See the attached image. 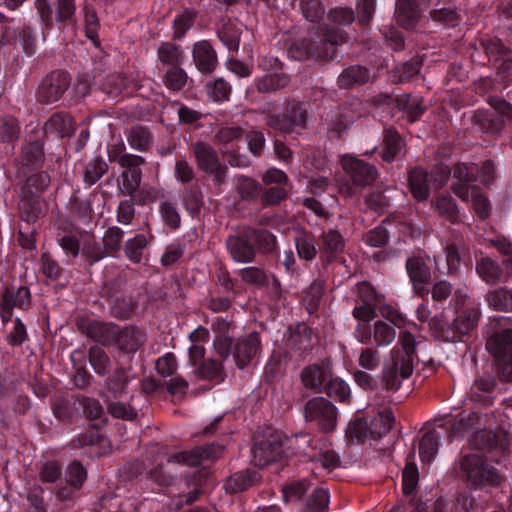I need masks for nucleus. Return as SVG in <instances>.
<instances>
[{
	"label": "nucleus",
	"mask_w": 512,
	"mask_h": 512,
	"mask_svg": "<svg viewBox=\"0 0 512 512\" xmlns=\"http://www.w3.org/2000/svg\"><path fill=\"white\" fill-rule=\"evenodd\" d=\"M222 44L231 52H237L240 45V30L232 24H224L217 30Z\"/></svg>",
	"instance_id": "nucleus-61"
},
{
	"label": "nucleus",
	"mask_w": 512,
	"mask_h": 512,
	"mask_svg": "<svg viewBox=\"0 0 512 512\" xmlns=\"http://www.w3.org/2000/svg\"><path fill=\"white\" fill-rule=\"evenodd\" d=\"M331 373L332 370L328 363L309 364L301 370L300 381L306 389L314 393H322Z\"/></svg>",
	"instance_id": "nucleus-23"
},
{
	"label": "nucleus",
	"mask_w": 512,
	"mask_h": 512,
	"mask_svg": "<svg viewBox=\"0 0 512 512\" xmlns=\"http://www.w3.org/2000/svg\"><path fill=\"white\" fill-rule=\"evenodd\" d=\"M291 77L285 72L266 73L254 79V86L261 94H272L285 89Z\"/></svg>",
	"instance_id": "nucleus-32"
},
{
	"label": "nucleus",
	"mask_w": 512,
	"mask_h": 512,
	"mask_svg": "<svg viewBox=\"0 0 512 512\" xmlns=\"http://www.w3.org/2000/svg\"><path fill=\"white\" fill-rule=\"evenodd\" d=\"M20 134V125L18 120L9 115L0 117V142L13 143L18 140Z\"/></svg>",
	"instance_id": "nucleus-59"
},
{
	"label": "nucleus",
	"mask_w": 512,
	"mask_h": 512,
	"mask_svg": "<svg viewBox=\"0 0 512 512\" xmlns=\"http://www.w3.org/2000/svg\"><path fill=\"white\" fill-rule=\"evenodd\" d=\"M490 244L503 256L502 265L506 271V278L512 276V240L505 236L491 239Z\"/></svg>",
	"instance_id": "nucleus-54"
},
{
	"label": "nucleus",
	"mask_w": 512,
	"mask_h": 512,
	"mask_svg": "<svg viewBox=\"0 0 512 512\" xmlns=\"http://www.w3.org/2000/svg\"><path fill=\"white\" fill-rule=\"evenodd\" d=\"M481 315L479 304L458 311L452 322L439 323L438 337L444 342L461 341L477 327Z\"/></svg>",
	"instance_id": "nucleus-13"
},
{
	"label": "nucleus",
	"mask_w": 512,
	"mask_h": 512,
	"mask_svg": "<svg viewBox=\"0 0 512 512\" xmlns=\"http://www.w3.org/2000/svg\"><path fill=\"white\" fill-rule=\"evenodd\" d=\"M130 85L129 79L121 74L114 73L108 75L102 83V91L106 93L111 99L117 100L127 93Z\"/></svg>",
	"instance_id": "nucleus-42"
},
{
	"label": "nucleus",
	"mask_w": 512,
	"mask_h": 512,
	"mask_svg": "<svg viewBox=\"0 0 512 512\" xmlns=\"http://www.w3.org/2000/svg\"><path fill=\"white\" fill-rule=\"evenodd\" d=\"M20 158L22 167L28 172L40 170L45 158L43 143L40 140L24 143Z\"/></svg>",
	"instance_id": "nucleus-31"
},
{
	"label": "nucleus",
	"mask_w": 512,
	"mask_h": 512,
	"mask_svg": "<svg viewBox=\"0 0 512 512\" xmlns=\"http://www.w3.org/2000/svg\"><path fill=\"white\" fill-rule=\"evenodd\" d=\"M297 255L305 261H312L317 255L316 242L313 234L306 230L298 233L295 237Z\"/></svg>",
	"instance_id": "nucleus-45"
},
{
	"label": "nucleus",
	"mask_w": 512,
	"mask_h": 512,
	"mask_svg": "<svg viewBox=\"0 0 512 512\" xmlns=\"http://www.w3.org/2000/svg\"><path fill=\"white\" fill-rule=\"evenodd\" d=\"M205 90L209 98L214 102H224L229 100L232 86L223 78H217L209 81L205 85Z\"/></svg>",
	"instance_id": "nucleus-57"
},
{
	"label": "nucleus",
	"mask_w": 512,
	"mask_h": 512,
	"mask_svg": "<svg viewBox=\"0 0 512 512\" xmlns=\"http://www.w3.org/2000/svg\"><path fill=\"white\" fill-rule=\"evenodd\" d=\"M486 349L495 358L496 371L503 382L512 381V328L506 326L505 318H489L483 329Z\"/></svg>",
	"instance_id": "nucleus-6"
},
{
	"label": "nucleus",
	"mask_w": 512,
	"mask_h": 512,
	"mask_svg": "<svg viewBox=\"0 0 512 512\" xmlns=\"http://www.w3.org/2000/svg\"><path fill=\"white\" fill-rule=\"evenodd\" d=\"M341 165L351 181L350 185L341 187V191L345 190L349 197L354 196L358 189L372 186L379 177V172L373 164L352 155H344Z\"/></svg>",
	"instance_id": "nucleus-12"
},
{
	"label": "nucleus",
	"mask_w": 512,
	"mask_h": 512,
	"mask_svg": "<svg viewBox=\"0 0 512 512\" xmlns=\"http://www.w3.org/2000/svg\"><path fill=\"white\" fill-rule=\"evenodd\" d=\"M445 266H440L439 260L434 256L435 271L440 275H448L450 277H458L462 263L470 261V249L463 237H456L447 241L444 248Z\"/></svg>",
	"instance_id": "nucleus-17"
},
{
	"label": "nucleus",
	"mask_w": 512,
	"mask_h": 512,
	"mask_svg": "<svg viewBox=\"0 0 512 512\" xmlns=\"http://www.w3.org/2000/svg\"><path fill=\"white\" fill-rule=\"evenodd\" d=\"M197 17V11L194 9H185L178 14L172 24L174 40H181L186 33L193 27Z\"/></svg>",
	"instance_id": "nucleus-49"
},
{
	"label": "nucleus",
	"mask_w": 512,
	"mask_h": 512,
	"mask_svg": "<svg viewBox=\"0 0 512 512\" xmlns=\"http://www.w3.org/2000/svg\"><path fill=\"white\" fill-rule=\"evenodd\" d=\"M236 191L244 201H254L261 195L262 188L258 181L253 178L242 176L236 184Z\"/></svg>",
	"instance_id": "nucleus-56"
},
{
	"label": "nucleus",
	"mask_w": 512,
	"mask_h": 512,
	"mask_svg": "<svg viewBox=\"0 0 512 512\" xmlns=\"http://www.w3.org/2000/svg\"><path fill=\"white\" fill-rule=\"evenodd\" d=\"M436 209L451 224L460 222V212L456 201L450 196H440L436 200Z\"/></svg>",
	"instance_id": "nucleus-64"
},
{
	"label": "nucleus",
	"mask_w": 512,
	"mask_h": 512,
	"mask_svg": "<svg viewBox=\"0 0 512 512\" xmlns=\"http://www.w3.org/2000/svg\"><path fill=\"white\" fill-rule=\"evenodd\" d=\"M197 377L202 380H209L214 383H221L224 381L225 372L222 361L209 359L203 361L196 369Z\"/></svg>",
	"instance_id": "nucleus-44"
},
{
	"label": "nucleus",
	"mask_w": 512,
	"mask_h": 512,
	"mask_svg": "<svg viewBox=\"0 0 512 512\" xmlns=\"http://www.w3.org/2000/svg\"><path fill=\"white\" fill-rule=\"evenodd\" d=\"M422 66V61L412 58L404 63L397 64L392 70V79L395 83H405L416 77Z\"/></svg>",
	"instance_id": "nucleus-46"
},
{
	"label": "nucleus",
	"mask_w": 512,
	"mask_h": 512,
	"mask_svg": "<svg viewBox=\"0 0 512 512\" xmlns=\"http://www.w3.org/2000/svg\"><path fill=\"white\" fill-rule=\"evenodd\" d=\"M64 475L66 483L79 490L83 487L88 476L86 468L79 460L69 463Z\"/></svg>",
	"instance_id": "nucleus-60"
},
{
	"label": "nucleus",
	"mask_w": 512,
	"mask_h": 512,
	"mask_svg": "<svg viewBox=\"0 0 512 512\" xmlns=\"http://www.w3.org/2000/svg\"><path fill=\"white\" fill-rule=\"evenodd\" d=\"M129 146L140 152L148 150L152 142V134L149 129L142 125L133 126L127 135Z\"/></svg>",
	"instance_id": "nucleus-51"
},
{
	"label": "nucleus",
	"mask_w": 512,
	"mask_h": 512,
	"mask_svg": "<svg viewBox=\"0 0 512 512\" xmlns=\"http://www.w3.org/2000/svg\"><path fill=\"white\" fill-rule=\"evenodd\" d=\"M75 122L70 114L64 111L53 113L44 124L46 134H54L64 138L74 132Z\"/></svg>",
	"instance_id": "nucleus-34"
},
{
	"label": "nucleus",
	"mask_w": 512,
	"mask_h": 512,
	"mask_svg": "<svg viewBox=\"0 0 512 512\" xmlns=\"http://www.w3.org/2000/svg\"><path fill=\"white\" fill-rule=\"evenodd\" d=\"M191 151L198 169L211 177L214 186L220 187L226 182L228 168L221 162L213 146L204 141H196L191 145Z\"/></svg>",
	"instance_id": "nucleus-15"
},
{
	"label": "nucleus",
	"mask_w": 512,
	"mask_h": 512,
	"mask_svg": "<svg viewBox=\"0 0 512 512\" xmlns=\"http://www.w3.org/2000/svg\"><path fill=\"white\" fill-rule=\"evenodd\" d=\"M395 423V417L391 409L379 412L370 423L364 418L351 421L346 430L349 441L363 444L368 439L377 440L388 434Z\"/></svg>",
	"instance_id": "nucleus-10"
},
{
	"label": "nucleus",
	"mask_w": 512,
	"mask_h": 512,
	"mask_svg": "<svg viewBox=\"0 0 512 512\" xmlns=\"http://www.w3.org/2000/svg\"><path fill=\"white\" fill-rule=\"evenodd\" d=\"M155 236L148 231L147 233H138L129 238L123 245V251L126 258L133 264H139L142 261L145 249L153 242Z\"/></svg>",
	"instance_id": "nucleus-33"
},
{
	"label": "nucleus",
	"mask_w": 512,
	"mask_h": 512,
	"mask_svg": "<svg viewBox=\"0 0 512 512\" xmlns=\"http://www.w3.org/2000/svg\"><path fill=\"white\" fill-rule=\"evenodd\" d=\"M308 103L296 99H286L279 113H270L265 117V124L272 130L291 134L307 126Z\"/></svg>",
	"instance_id": "nucleus-9"
},
{
	"label": "nucleus",
	"mask_w": 512,
	"mask_h": 512,
	"mask_svg": "<svg viewBox=\"0 0 512 512\" xmlns=\"http://www.w3.org/2000/svg\"><path fill=\"white\" fill-rule=\"evenodd\" d=\"M252 453L254 463L260 467L280 462L285 456L283 440L279 434L273 433L256 443Z\"/></svg>",
	"instance_id": "nucleus-20"
},
{
	"label": "nucleus",
	"mask_w": 512,
	"mask_h": 512,
	"mask_svg": "<svg viewBox=\"0 0 512 512\" xmlns=\"http://www.w3.org/2000/svg\"><path fill=\"white\" fill-rule=\"evenodd\" d=\"M471 59L475 64L492 65L504 83L512 82V50L497 37L483 35L472 45Z\"/></svg>",
	"instance_id": "nucleus-7"
},
{
	"label": "nucleus",
	"mask_w": 512,
	"mask_h": 512,
	"mask_svg": "<svg viewBox=\"0 0 512 512\" xmlns=\"http://www.w3.org/2000/svg\"><path fill=\"white\" fill-rule=\"evenodd\" d=\"M355 12L352 8L348 7H336L332 8L328 13V19L330 24H319L317 29L320 31L322 27H338L346 34L347 32L343 29L344 26L351 25L355 21Z\"/></svg>",
	"instance_id": "nucleus-47"
},
{
	"label": "nucleus",
	"mask_w": 512,
	"mask_h": 512,
	"mask_svg": "<svg viewBox=\"0 0 512 512\" xmlns=\"http://www.w3.org/2000/svg\"><path fill=\"white\" fill-rule=\"evenodd\" d=\"M322 252L325 255V261L329 264L335 261L340 253L343 252L345 241L339 231L329 229L321 235Z\"/></svg>",
	"instance_id": "nucleus-39"
},
{
	"label": "nucleus",
	"mask_w": 512,
	"mask_h": 512,
	"mask_svg": "<svg viewBox=\"0 0 512 512\" xmlns=\"http://www.w3.org/2000/svg\"><path fill=\"white\" fill-rule=\"evenodd\" d=\"M43 214V203L41 197L32 191L24 193L19 203V215L22 221L27 224L35 223Z\"/></svg>",
	"instance_id": "nucleus-36"
},
{
	"label": "nucleus",
	"mask_w": 512,
	"mask_h": 512,
	"mask_svg": "<svg viewBox=\"0 0 512 512\" xmlns=\"http://www.w3.org/2000/svg\"><path fill=\"white\" fill-rule=\"evenodd\" d=\"M484 300L489 308L499 312L512 311V288L506 286L488 290Z\"/></svg>",
	"instance_id": "nucleus-40"
},
{
	"label": "nucleus",
	"mask_w": 512,
	"mask_h": 512,
	"mask_svg": "<svg viewBox=\"0 0 512 512\" xmlns=\"http://www.w3.org/2000/svg\"><path fill=\"white\" fill-rule=\"evenodd\" d=\"M471 445L487 455L473 453L462 457L460 469L464 482L474 489L498 486L502 477L488 458L498 464L505 460L509 452L505 438L491 430H477L472 435Z\"/></svg>",
	"instance_id": "nucleus-1"
},
{
	"label": "nucleus",
	"mask_w": 512,
	"mask_h": 512,
	"mask_svg": "<svg viewBox=\"0 0 512 512\" xmlns=\"http://www.w3.org/2000/svg\"><path fill=\"white\" fill-rule=\"evenodd\" d=\"M395 103L397 108L406 115L410 123L420 120L426 110L422 97L412 94L397 96Z\"/></svg>",
	"instance_id": "nucleus-38"
},
{
	"label": "nucleus",
	"mask_w": 512,
	"mask_h": 512,
	"mask_svg": "<svg viewBox=\"0 0 512 512\" xmlns=\"http://www.w3.org/2000/svg\"><path fill=\"white\" fill-rule=\"evenodd\" d=\"M330 494L323 487L316 488L306 499L300 512H328Z\"/></svg>",
	"instance_id": "nucleus-48"
},
{
	"label": "nucleus",
	"mask_w": 512,
	"mask_h": 512,
	"mask_svg": "<svg viewBox=\"0 0 512 512\" xmlns=\"http://www.w3.org/2000/svg\"><path fill=\"white\" fill-rule=\"evenodd\" d=\"M71 84V77L64 70H54L46 75L38 89L37 101L41 104H52L57 102L68 90Z\"/></svg>",
	"instance_id": "nucleus-19"
},
{
	"label": "nucleus",
	"mask_w": 512,
	"mask_h": 512,
	"mask_svg": "<svg viewBox=\"0 0 512 512\" xmlns=\"http://www.w3.org/2000/svg\"><path fill=\"white\" fill-rule=\"evenodd\" d=\"M88 360L97 375L106 376L110 372L111 360L101 347L91 346L88 351Z\"/></svg>",
	"instance_id": "nucleus-52"
},
{
	"label": "nucleus",
	"mask_w": 512,
	"mask_h": 512,
	"mask_svg": "<svg viewBox=\"0 0 512 512\" xmlns=\"http://www.w3.org/2000/svg\"><path fill=\"white\" fill-rule=\"evenodd\" d=\"M319 41L311 38L294 40L288 48V56L297 61L313 59L327 61L336 56L337 47L348 40V34L338 27H322L316 31Z\"/></svg>",
	"instance_id": "nucleus-4"
},
{
	"label": "nucleus",
	"mask_w": 512,
	"mask_h": 512,
	"mask_svg": "<svg viewBox=\"0 0 512 512\" xmlns=\"http://www.w3.org/2000/svg\"><path fill=\"white\" fill-rule=\"evenodd\" d=\"M225 446L218 442H212L200 446H196L190 450H184L173 453L169 456L168 462L178 463L196 467L204 461L214 462L218 460L224 453Z\"/></svg>",
	"instance_id": "nucleus-18"
},
{
	"label": "nucleus",
	"mask_w": 512,
	"mask_h": 512,
	"mask_svg": "<svg viewBox=\"0 0 512 512\" xmlns=\"http://www.w3.org/2000/svg\"><path fill=\"white\" fill-rule=\"evenodd\" d=\"M136 375L129 367L116 368L105 380V387L115 399H121L128 393L129 383Z\"/></svg>",
	"instance_id": "nucleus-27"
},
{
	"label": "nucleus",
	"mask_w": 512,
	"mask_h": 512,
	"mask_svg": "<svg viewBox=\"0 0 512 512\" xmlns=\"http://www.w3.org/2000/svg\"><path fill=\"white\" fill-rule=\"evenodd\" d=\"M260 350L261 339L257 332H252L246 337L238 339L235 342L233 352V358L237 368L244 369L248 367Z\"/></svg>",
	"instance_id": "nucleus-22"
},
{
	"label": "nucleus",
	"mask_w": 512,
	"mask_h": 512,
	"mask_svg": "<svg viewBox=\"0 0 512 512\" xmlns=\"http://www.w3.org/2000/svg\"><path fill=\"white\" fill-rule=\"evenodd\" d=\"M226 247L232 260L237 263H252L257 253L273 255L278 252L277 237L265 228H248L230 235Z\"/></svg>",
	"instance_id": "nucleus-3"
},
{
	"label": "nucleus",
	"mask_w": 512,
	"mask_h": 512,
	"mask_svg": "<svg viewBox=\"0 0 512 512\" xmlns=\"http://www.w3.org/2000/svg\"><path fill=\"white\" fill-rule=\"evenodd\" d=\"M475 272L477 276L487 285H495L503 281L506 271L497 260L489 256H476Z\"/></svg>",
	"instance_id": "nucleus-26"
},
{
	"label": "nucleus",
	"mask_w": 512,
	"mask_h": 512,
	"mask_svg": "<svg viewBox=\"0 0 512 512\" xmlns=\"http://www.w3.org/2000/svg\"><path fill=\"white\" fill-rule=\"evenodd\" d=\"M408 187L415 200L424 202L430 197L429 174L422 167L408 170Z\"/></svg>",
	"instance_id": "nucleus-29"
},
{
	"label": "nucleus",
	"mask_w": 512,
	"mask_h": 512,
	"mask_svg": "<svg viewBox=\"0 0 512 512\" xmlns=\"http://www.w3.org/2000/svg\"><path fill=\"white\" fill-rule=\"evenodd\" d=\"M488 104L492 109H479L473 119L483 133L499 135L507 121L512 120V105L498 96H489Z\"/></svg>",
	"instance_id": "nucleus-11"
},
{
	"label": "nucleus",
	"mask_w": 512,
	"mask_h": 512,
	"mask_svg": "<svg viewBox=\"0 0 512 512\" xmlns=\"http://www.w3.org/2000/svg\"><path fill=\"white\" fill-rule=\"evenodd\" d=\"M187 74L181 65L168 67L163 74V82L165 86L172 91L182 90L187 82Z\"/></svg>",
	"instance_id": "nucleus-58"
},
{
	"label": "nucleus",
	"mask_w": 512,
	"mask_h": 512,
	"mask_svg": "<svg viewBox=\"0 0 512 512\" xmlns=\"http://www.w3.org/2000/svg\"><path fill=\"white\" fill-rule=\"evenodd\" d=\"M501 391L502 389L499 386L496 376L485 374L475 379L470 388L469 395L471 401L475 404L490 407L501 394Z\"/></svg>",
	"instance_id": "nucleus-21"
},
{
	"label": "nucleus",
	"mask_w": 512,
	"mask_h": 512,
	"mask_svg": "<svg viewBox=\"0 0 512 512\" xmlns=\"http://www.w3.org/2000/svg\"><path fill=\"white\" fill-rule=\"evenodd\" d=\"M120 193L124 196L132 197L138 190L142 180L141 169H128L121 174Z\"/></svg>",
	"instance_id": "nucleus-62"
},
{
	"label": "nucleus",
	"mask_w": 512,
	"mask_h": 512,
	"mask_svg": "<svg viewBox=\"0 0 512 512\" xmlns=\"http://www.w3.org/2000/svg\"><path fill=\"white\" fill-rule=\"evenodd\" d=\"M6 309H19L28 311L32 305V295L28 286L20 285L15 287L13 284L6 286L1 291V302Z\"/></svg>",
	"instance_id": "nucleus-24"
},
{
	"label": "nucleus",
	"mask_w": 512,
	"mask_h": 512,
	"mask_svg": "<svg viewBox=\"0 0 512 512\" xmlns=\"http://www.w3.org/2000/svg\"><path fill=\"white\" fill-rule=\"evenodd\" d=\"M403 145L404 141L395 128H384L382 149L379 152L381 159L387 163L393 162L401 152Z\"/></svg>",
	"instance_id": "nucleus-35"
},
{
	"label": "nucleus",
	"mask_w": 512,
	"mask_h": 512,
	"mask_svg": "<svg viewBox=\"0 0 512 512\" xmlns=\"http://www.w3.org/2000/svg\"><path fill=\"white\" fill-rule=\"evenodd\" d=\"M80 404L86 418L93 422L94 430L85 431L74 437L70 441V447L72 449L91 447L98 456L108 453L111 443L107 437L97 431L107 422L102 404L99 400L91 397H83Z\"/></svg>",
	"instance_id": "nucleus-8"
},
{
	"label": "nucleus",
	"mask_w": 512,
	"mask_h": 512,
	"mask_svg": "<svg viewBox=\"0 0 512 512\" xmlns=\"http://www.w3.org/2000/svg\"><path fill=\"white\" fill-rule=\"evenodd\" d=\"M108 171V164L102 157L90 160L85 169L83 179L85 184L92 186L97 183Z\"/></svg>",
	"instance_id": "nucleus-55"
},
{
	"label": "nucleus",
	"mask_w": 512,
	"mask_h": 512,
	"mask_svg": "<svg viewBox=\"0 0 512 512\" xmlns=\"http://www.w3.org/2000/svg\"><path fill=\"white\" fill-rule=\"evenodd\" d=\"M441 435L437 428L423 434L419 441V455L423 463H431L436 457L439 449Z\"/></svg>",
	"instance_id": "nucleus-41"
},
{
	"label": "nucleus",
	"mask_w": 512,
	"mask_h": 512,
	"mask_svg": "<svg viewBox=\"0 0 512 512\" xmlns=\"http://www.w3.org/2000/svg\"><path fill=\"white\" fill-rule=\"evenodd\" d=\"M124 231L118 226H111L105 231L102 244L108 255L114 256L122 248Z\"/></svg>",
	"instance_id": "nucleus-63"
},
{
	"label": "nucleus",
	"mask_w": 512,
	"mask_h": 512,
	"mask_svg": "<svg viewBox=\"0 0 512 512\" xmlns=\"http://www.w3.org/2000/svg\"><path fill=\"white\" fill-rule=\"evenodd\" d=\"M405 270L413 293L422 298L426 297L432 281L430 256L423 250L412 252L406 258Z\"/></svg>",
	"instance_id": "nucleus-14"
},
{
	"label": "nucleus",
	"mask_w": 512,
	"mask_h": 512,
	"mask_svg": "<svg viewBox=\"0 0 512 512\" xmlns=\"http://www.w3.org/2000/svg\"><path fill=\"white\" fill-rule=\"evenodd\" d=\"M417 341L410 331L399 334L397 344L390 351V362L383 366L381 386L386 391H397L401 386L400 379H408L414 370L417 358Z\"/></svg>",
	"instance_id": "nucleus-2"
},
{
	"label": "nucleus",
	"mask_w": 512,
	"mask_h": 512,
	"mask_svg": "<svg viewBox=\"0 0 512 512\" xmlns=\"http://www.w3.org/2000/svg\"><path fill=\"white\" fill-rule=\"evenodd\" d=\"M303 415L307 422H315L323 432L329 433L336 428L337 407L322 396L308 400L304 405Z\"/></svg>",
	"instance_id": "nucleus-16"
},
{
	"label": "nucleus",
	"mask_w": 512,
	"mask_h": 512,
	"mask_svg": "<svg viewBox=\"0 0 512 512\" xmlns=\"http://www.w3.org/2000/svg\"><path fill=\"white\" fill-rule=\"evenodd\" d=\"M115 341L120 350L126 353H135L144 343L145 336L138 328L127 326L118 329Z\"/></svg>",
	"instance_id": "nucleus-37"
},
{
	"label": "nucleus",
	"mask_w": 512,
	"mask_h": 512,
	"mask_svg": "<svg viewBox=\"0 0 512 512\" xmlns=\"http://www.w3.org/2000/svg\"><path fill=\"white\" fill-rule=\"evenodd\" d=\"M374 75L370 69L363 65H350L338 76L337 83L342 89H349L354 86L364 85L372 81Z\"/></svg>",
	"instance_id": "nucleus-30"
},
{
	"label": "nucleus",
	"mask_w": 512,
	"mask_h": 512,
	"mask_svg": "<svg viewBox=\"0 0 512 512\" xmlns=\"http://www.w3.org/2000/svg\"><path fill=\"white\" fill-rule=\"evenodd\" d=\"M430 3L438 7L430 12L433 21L446 26L457 25L459 15L452 0H396L395 19L397 23L405 29L414 28Z\"/></svg>",
	"instance_id": "nucleus-5"
},
{
	"label": "nucleus",
	"mask_w": 512,
	"mask_h": 512,
	"mask_svg": "<svg viewBox=\"0 0 512 512\" xmlns=\"http://www.w3.org/2000/svg\"><path fill=\"white\" fill-rule=\"evenodd\" d=\"M324 294V284L320 280H314L304 291L303 305L310 313H316Z\"/></svg>",
	"instance_id": "nucleus-50"
},
{
	"label": "nucleus",
	"mask_w": 512,
	"mask_h": 512,
	"mask_svg": "<svg viewBox=\"0 0 512 512\" xmlns=\"http://www.w3.org/2000/svg\"><path fill=\"white\" fill-rule=\"evenodd\" d=\"M261 475L254 469H244L229 476L224 484L227 493L237 494L258 484Z\"/></svg>",
	"instance_id": "nucleus-28"
},
{
	"label": "nucleus",
	"mask_w": 512,
	"mask_h": 512,
	"mask_svg": "<svg viewBox=\"0 0 512 512\" xmlns=\"http://www.w3.org/2000/svg\"><path fill=\"white\" fill-rule=\"evenodd\" d=\"M192 57L196 68L203 74H211L218 65L217 53L208 40L194 44Z\"/></svg>",
	"instance_id": "nucleus-25"
},
{
	"label": "nucleus",
	"mask_w": 512,
	"mask_h": 512,
	"mask_svg": "<svg viewBox=\"0 0 512 512\" xmlns=\"http://www.w3.org/2000/svg\"><path fill=\"white\" fill-rule=\"evenodd\" d=\"M330 398L340 403H347L350 400L351 390L347 382L331 373L323 389Z\"/></svg>",
	"instance_id": "nucleus-43"
},
{
	"label": "nucleus",
	"mask_w": 512,
	"mask_h": 512,
	"mask_svg": "<svg viewBox=\"0 0 512 512\" xmlns=\"http://www.w3.org/2000/svg\"><path fill=\"white\" fill-rule=\"evenodd\" d=\"M182 49L171 42H162L157 50V56L163 66L181 65Z\"/></svg>",
	"instance_id": "nucleus-53"
}]
</instances>
